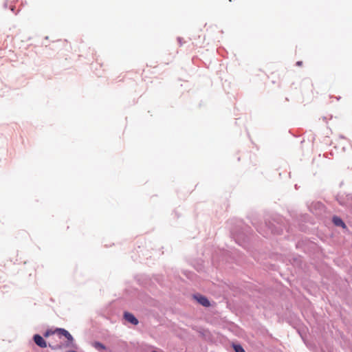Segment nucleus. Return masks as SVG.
<instances>
[{
  "mask_svg": "<svg viewBox=\"0 0 352 352\" xmlns=\"http://www.w3.org/2000/svg\"><path fill=\"white\" fill-rule=\"evenodd\" d=\"M54 334H56L60 339L63 337L65 338L66 340L63 343H57L54 345L49 343V347L52 349L59 350L65 348L76 349L78 348L73 336L67 329L61 327H55L54 329L48 328L45 329V338Z\"/></svg>",
  "mask_w": 352,
  "mask_h": 352,
  "instance_id": "nucleus-1",
  "label": "nucleus"
},
{
  "mask_svg": "<svg viewBox=\"0 0 352 352\" xmlns=\"http://www.w3.org/2000/svg\"><path fill=\"white\" fill-rule=\"evenodd\" d=\"M54 334H56L60 339L63 337L65 338L66 340L63 343H57L54 345L49 343V347L52 349L59 350L65 348L76 349L78 348L73 336L67 329L61 327H55L54 329L48 328L45 329V338Z\"/></svg>",
  "mask_w": 352,
  "mask_h": 352,
  "instance_id": "nucleus-2",
  "label": "nucleus"
},
{
  "mask_svg": "<svg viewBox=\"0 0 352 352\" xmlns=\"http://www.w3.org/2000/svg\"><path fill=\"white\" fill-rule=\"evenodd\" d=\"M228 225L230 226V236L235 243L246 248L248 241L247 232L248 229H250V228L247 225H245L243 221L240 219H230L228 221Z\"/></svg>",
  "mask_w": 352,
  "mask_h": 352,
  "instance_id": "nucleus-3",
  "label": "nucleus"
},
{
  "mask_svg": "<svg viewBox=\"0 0 352 352\" xmlns=\"http://www.w3.org/2000/svg\"><path fill=\"white\" fill-rule=\"evenodd\" d=\"M265 226L272 234L280 235L283 233L284 230L289 231V226L287 221L279 214H274L271 219H266Z\"/></svg>",
  "mask_w": 352,
  "mask_h": 352,
  "instance_id": "nucleus-4",
  "label": "nucleus"
},
{
  "mask_svg": "<svg viewBox=\"0 0 352 352\" xmlns=\"http://www.w3.org/2000/svg\"><path fill=\"white\" fill-rule=\"evenodd\" d=\"M192 298L200 305L208 308L210 307L212 305L209 298L199 293H195L192 294Z\"/></svg>",
  "mask_w": 352,
  "mask_h": 352,
  "instance_id": "nucleus-5",
  "label": "nucleus"
},
{
  "mask_svg": "<svg viewBox=\"0 0 352 352\" xmlns=\"http://www.w3.org/2000/svg\"><path fill=\"white\" fill-rule=\"evenodd\" d=\"M337 201L339 203L340 206H342L346 208H351V202H352V195H338L336 197Z\"/></svg>",
  "mask_w": 352,
  "mask_h": 352,
  "instance_id": "nucleus-6",
  "label": "nucleus"
},
{
  "mask_svg": "<svg viewBox=\"0 0 352 352\" xmlns=\"http://www.w3.org/2000/svg\"><path fill=\"white\" fill-rule=\"evenodd\" d=\"M331 221L335 226L342 228L343 232L346 233L349 232V228L346 224L340 217L333 215L332 217Z\"/></svg>",
  "mask_w": 352,
  "mask_h": 352,
  "instance_id": "nucleus-7",
  "label": "nucleus"
},
{
  "mask_svg": "<svg viewBox=\"0 0 352 352\" xmlns=\"http://www.w3.org/2000/svg\"><path fill=\"white\" fill-rule=\"evenodd\" d=\"M123 318L133 325H138L139 324V320L136 316L133 313L128 311L123 312Z\"/></svg>",
  "mask_w": 352,
  "mask_h": 352,
  "instance_id": "nucleus-8",
  "label": "nucleus"
},
{
  "mask_svg": "<svg viewBox=\"0 0 352 352\" xmlns=\"http://www.w3.org/2000/svg\"><path fill=\"white\" fill-rule=\"evenodd\" d=\"M32 340L39 347L44 348V337L38 333L33 336Z\"/></svg>",
  "mask_w": 352,
  "mask_h": 352,
  "instance_id": "nucleus-9",
  "label": "nucleus"
},
{
  "mask_svg": "<svg viewBox=\"0 0 352 352\" xmlns=\"http://www.w3.org/2000/svg\"><path fill=\"white\" fill-rule=\"evenodd\" d=\"M231 346L234 352H245L244 348L242 344L239 342H234L231 343Z\"/></svg>",
  "mask_w": 352,
  "mask_h": 352,
  "instance_id": "nucleus-10",
  "label": "nucleus"
},
{
  "mask_svg": "<svg viewBox=\"0 0 352 352\" xmlns=\"http://www.w3.org/2000/svg\"><path fill=\"white\" fill-rule=\"evenodd\" d=\"M93 346L98 351L105 350L107 349L106 346L100 341H95L93 343Z\"/></svg>",
  "mask_w": 352,
  "mask_h": 352,
  "instance_id": "nucleus-11",
  "label": "nucleus"
},
{
  "mask_svg": "<svg viewBox=\"0 0 352 352\" xmlns=\"http://www.w3.org/2000/svg\"><path fill=\"white\" fill-rule=\"evenodd\" d=\"M9 9L12 12H14L15 14H17L18 12H15V6L14 5H10L9 6Z\"/></svg>",
  "mask_w": 352,
  "mask_h": 352,
  "instance_id": "nucleus-12",
  "label": "nucleus"
},
{
  "mask_svg": "<svg viewBox=\"0 0 352 352\" xmlns=\"http://www.w3.org/2000/svg\"><path fill=\"white\" fill-rule=\"evenodd\" d=\"M177 41H178V42H179V45H180V46H182V44H183V43H182V38H181V37H177Z\"/></svg>",
  "mask_w": 352,
  "mask_h": 352,
  "instance_id": "nucleus-13",
  "label": "nucleus"
},
{
  "mask_svg": "<svg viewBox=\"0 0 352 352\" xmlns=\"http://www.w3.org/2000/svg\"><path fill=\"white\" fill-rule=\"evenodd\" d=\"M8 1H10L9 0H6L4 3H3V8H7L8 6Z\"/></svg>",
  "mask_w": 352,
  "mask_h": 352,
  "instance_id": "nucleus-14",
  "label": "nucleus"
},
{
  "mask_svg": "<svg viewBox=\"0 0 352 352\" xmlns=\"http://www.w3.org/2000/svg\"><path fill=\"white\" fill-rule=\"evenodd\" d=\"M296 65L297 66H301L302 65V61L298 60V61L296 62Z\"/></svg>",
  "mask_w": 352,
  "mask_h": 352,
  "instance_id": "nucleus-15",
  "label": "nucleus"
},
{
  "mask_svg": "<svg viewBox=\"0 0 352 352\" xmlns=\"http://www.w3.org/2000/svg\"><path fill=\"white\" fill-rule=\"evenodd\" d=\"M256 229H257L258 232H260L262 235H263V236L267 237V234H265L262 233L258 228H256Z\"/></svg>",
  "mask_w": 352,
  "mask_h": 352,
  "instance_id": "nucleus-16",
  "label": "nucleus"
},
{
  "mask_svg": "<svg viewBox=\"0 0 352 352\" xmlns=\"http://www.w3.org/2000/svg\"><path fill=\"white\" fill-rule=\"evenodd\" d=\"M67 352H78V351L76 350H69Z\"/></svg>",
  "mask_w": 352,
  "mask_h": 352,
  "instance_id": "nucleus-17",
  "label": "nucleus"
},
{
  "mask_svg": "<svg viewBox=\"0 0 352 352\" xmlns=\"http://www.w3.org/2000/svg\"><path fill=\"white\" fill-rule=\"evenodd\" d=\"M299 245H300V243H299V242H298V243H296V248H299Z\"/></svg>",
  "mask_w": 352,
  "mask_h": 352,
  "instance_id": "nucleus-18",
  "label": "nucleus"
},
{
  "mask_svg": "<svg viewBox=\"0 0 352 352\" xmlns=\"http://www.w3.org/2000/svg\"><path fill=\"white\" fill-rule=\"evenodd\" d=\"M317 204L319 206V207H320V206H323V205H322L321 203H319V202H318Z\"/></svg>",
  "mask_w": 352,
  "mask_h": 352,
  "instance_id": "nucleus-19",
  "label": "nucleus"
},
{
  "mask_svg": "<svg viewBox=\"0 0 352 352\" xmlns=\"http://www.w3.org/2000/svg\"><path fill=\"white\" fill-rule=\"evenodd\" d=\"M340 138H344V137L343 135H340Z\"/></svg>",
  "mask_w": 352,
  "mask_h": 352,
  "instance_id": "nucleus-20",
  "label": "nucleus"
},
{
  "mask_svg": "<svg viewBox=\"0 0 352 352\" xmlns=\"http://www.w3.org/2000/svg\"><path fill=\"white\" fill-rule=\"evenodd\" d=\"M9 1H10L11 3L12 2V0H9Z\"/></svg>",
  "mask_w": 352,
  "mask_h": 352,
  "instance_id": "nucleus-21",
  "label": "nucleus"
}]
</instances>
